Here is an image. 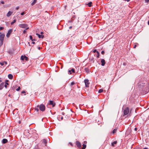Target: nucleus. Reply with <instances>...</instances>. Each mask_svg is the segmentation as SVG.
<instances>
[{
	"mask_svg": "<svg viewBox=\"0 0 149 149\" xmlns=\"http://www.w3.org/2000/svg\"><path fill=\"white\" fill-rule=\"evenodd\" d=\"M124 110L123 113L124 115H127L129 112V109L128 107L125 108V109H124V107L123 109V110Z\"/></svg>",
	"mask_w": 149,
	"mask_h": 149,
	"instance_id": "nucleus-1",
	"label": "nucleus"
},
{
	"mask_svg": "<svg viewBox=\"0 0 149 149\" xmlns=\"http://www.w3.org/2000/svg\"><path fill=\"white\" fill-rule=\"evenodd\" d=\"M40 110L42 111H44L45 110V106L43 104H41L39 106Z\"/></svg>",
	"mask_w": 149,
	"mask_h": 149,
	"instance_id": "nucleus-2",
	"label": "nucleus"
},
{
	"mask_svg": "<svg viewBox=\"0 0 149 149\" xmlns=\"http://www.w3.org/2000/svg\"><path fill=\"white\" fill-rule=\"evenodd\" d=\"M19 26L20 28H25L27 27L28 26V25L27 24H19Z\"/></svg>",
	"mask_w": 149,
	"mask_h": 149,
	"instance_id": "nucleus-3",
	"label": "nucleus"
},
{
	"mask_svg": "<svg viewBox=\"0 0 149 149\" xmlns=\"http://www.w3.org/2000/svg\"><path fill=\"white\" fill-rule=\"evenodd\" d=\"M84 82L85 84V86L86 87H89V80L88 79H86L84 80Z\"/></svg>",
	"mask_w": 149,
	"mask_h": 149,
	"instance_id": "nucleus-4",
	"label": "nucleus"
},
{
	"mask_svg": "<svg viewBox=\"0 0 149 149\" xmlns=\"http://www.w3.org/2000/svg\"><path fill=\"white\" fill-rule=\"evenodd\" d=\"M52 105L53 107H54L55 105V103L53 101H50L48 104V105H47V107H48V105Z\"/></svg>",
	"mask_w": 149,
	"mask_h": 149,
	"instance_id": "nucleus-5",
	"label": "nucleus"
},
{
	"mask_svg": "<svg viewBox=\"0 0 149 149\" xmlns=\"http://www.w3.org/2000/svg\"><path fill=\"white\" fill-rule=\"evenodd\" d=\"M5 34H1L0 35V41H3L5 37Z\"/></svg>",
	"mask_w": 149,
	"mask_h": 149,
	"instance_id": "nucleus-6",
	"label": "nucleus"
},
{
	"mask_svg": "<svg viewBox=\"0 0 149 149\" xmlns=\"http://www.w3.org/2000/svg\"><path fill=\"white\" fill-rule=\"evenodd\" d=\"M12 29H10L9 30H8L7 33V34H6V37H7V38H8L10 34L12 32Z\"/></svg>",
	"mask_w": 149,
	"mask_h": 149,
	"instance_id": "nucleus-7",
	"label": "nucleus"
},
{
	"mask_svg": "<svg viewBox=\"0 0 149 149\" xmlns=\"http://www.w3.org/2000/svg\"><path fill=\"white\" fill-rule=\"evenodd\" d=\"M21 59L22 60H24L27 61L28 60V58L25 56H21Z\"/></svg>",
	"mask_w": 149,
	"mask_h": 149,
	"instance_id": "nucleus-8",
	"label": "nucleus"
},
{
	"mask_svg": "<svg viewBox=\"0 0 149 149\" xmlns=\"http://www.w3.org/2000/svg\"><path fill=\"white\" fill-rule=\"evenodd\" d=\"M101 65L102 66H104L106 63L105 60L103 59H101Z\"/></svg>",
	"mask_w": 149,
	"mask_h": 149,
	"instance_id": "nucleus-9",
	"label": "nucleus"
},
{
	"mask_svg": "<svg viewBox=\"0 0 149 149\" xmlns=\"http://www.w3.org/2000/svg\"><path fill=\"white\" fill-rule=\"evenodd\" d=\"M76 144L78 147L80 148L81 147V144L80 142H79V141H76Z\"/></svg>",
	"mask_w": 149,
	"mask_h": 149,
	"instance_id": "nucleus-10",
	"label": "nucleus"
},
{
	"mask_svg": "<svg viewBox=\"0 0 149 149\" xmlns=\"http://www.w3.org/2000/svg\"><path fill=\"white\" fill-rule=\"evenodd\" d=\"M4 83L2 82L0 85V90L2 89L4 87Z\"/></svg>",
	"mask_w": 149,
	"mask_h": 149,
	"instance_id": "nucleus-11",
	"label": "nucleus"
},
{
	"mask_svg": "<svg viewBox=\"0 0 149 149\" xmlns=\"http://www.w3.org/2000/svg\"><path fill=\"white\" fill-rule=\"evenodd\" d=\"M13 12L12 11H9L7 13L6 16L7 17H10L13 13Z\"/></svg>",
	"mask_w": 149,
	"mask_h": 149,
	"instance_id": "nucleus-12",
	"label": "nucleus"
},
{
	"mask_svg": "<svg viewBox=\"0 0 149 149\" xmlns=\"http://www.w3.org/2000/svg\"><path fill=\"white\" fill-rule=\"evenodd\" d=\"M8 142V140L6 139H3L2 141V142L3 143L5 144L7 143Z\"/></svg>",
	"mask_w": 149,
	"mask_h": 149,
	"instance_id": "nucleus-13",
	"label": "nucleus"
},
{
	"mask_svg": "<svg viewBox=\"0 0 149 149\" xmlns=\"http://www.w3.org/2000/svg\"><path fill=\"white\" fill-rule=\"evenodd\" d=\"M8 77L10 79H12L13 78V76L12 74H10L8 75Z\"/></svg>",
	"mask_w": 149,
	"mask_h": 149,
	"instance_id": "nucleus-14",
	"label": "nucleus"
},
{
	"mask_svg": "<svg viewBox=\"0 0 149 149\" xmlns=\"http://www.w3.org/2000/svg\"><path fill=\"white\" fill-rule=\"evenodd\" d=\"M85 70L87 73H88L89 72V69L88 68H85Z\"/></svg>",
	"mask_w": 149,
	"mask_h": 149,
	"instance_id": "nucleus-15",
	"label": "nucleus"
},
{
	"mask_svg": "<svg viewBox=\"0 0 149 149\" xmlns=\"http://www.w3.org/2000/svg\"><path fill=\"white\" fill-rule=\"evenodd\" d=\"M92 3V2H90L87 4V5L89 7H90L91 6Z\"/></svg>",
	"mask_w": 149,
	"mask_h": 149,
	"instance_id": "nucleus-16",
	"label": "nucleus"
},
{
	"mask_svg": "<svg viewBox=\"0 0 149 149\" xmlns=\"http://www.w3.org/2000/svg\"><path fill=\"white\" fill-rule=\"evenodd\" d=\"M117 143V141H114L111 143V146H114V145L116 144Z\"/></svg>",
	"mask_w": 149,
	"mask_h": 149,
	"instance_id": "nucleus-17",
	"label": "nucleus"
},
{
	"mask_svg": "<svg viewBox=\"0 0 149 149\" xmlns=\"http://www.w3.org/2000/svg\"><path fill=\"white\" fill-rule=\"evenodd\" d=\"M36 0H33V1L31 3V5H34L36 2Z\"/></svg>",
	"mask_w": 149,
	"mask_h": 149,
	"instance_id": "nucleus-18",
	"label": "nucleus"
},
{
	"mask_svg": "<svg viewBox=\"0 0 149 149\" xmlns=\"http://www.w3.org/2000/svg\"><path fill=\"white\" fill-rule=\"evenodd\" d=\"M16 21V19H14L13 21L11 23V24L12 25L14 23H15Z\"/></svg>",
	"mask_w": 149,
	"mask_h": 149,
	"instance_id": "nucleus-19",
	"label": "nucleus"
},
{
	"mask_svg": "<svg viewBox=\"0 0 149 149\" xmlns=\"http://www.w3.org/2000/svg\"><path fill=\"white\" fill-rule=\"evenodd\" d=\"M44 37V36L43 35H38V38H43Z\"/></svg>",
	"mask_w": 149,
	"mask_h": 149,
	"instance_id": "nucleus-20",
	"label": "nucleus"
},
{
	"mask_svg": "<svg viewBox=\"0 0 149 149\" xmlns=\"http://www.w3.org/2000/svg\"><path fill=\"white\" fill-rule=\"evenodd\" d=\"M42 142L44 143V144H45V146L46 145V144L47 143V141L45 139H43L42 140Z\"/></svg>",
	"mask_w": 149,
	"mask_h": 149,
	"instance_id": "nucleus-21",
	"label": "nucleus"
},
{
	"mask_svg": "<svg viewBox=\"0 0 149 149\" xmlns=\"http://www.w3.org/2000/svg\"><path fill=\"white\" fill-rule=\"evenodd\" d=\"M30 39L32 41H33V40L35 41L36 40L35 39H33V38H32V36H30Z\"/></svg>",
	"mask_w": 149,
	"mask_h": 149,
	"instance_id": "nucleus-22",
	"label": "nucleus"
},
{
	"mask_svg": "<svg viewBox=\"0 0 149 149\" xmlns=\"http://www.w3.org/2000/svg\"><path fill=\"white\" fill-rule=\"evenodd\" d=\"M82 146L83 147L82 148V149H85L86 147V145L84 144H83Z\"/></svg>",
	"mask_w": 149,
	"mask_h": 149,
	"instance_id": "nucleus-23",
	"label": "nucleus"
},
{
	"mask_svg": "<svg viewBox=\"0 0 149 149\" xmlns=\"http://www.w3.org/2000/svg\"><path fill=\"white\" fill-rule=\"evenodd\" d=\"M117 129H114L113 132H112V133L113 134H114L115 133H116L117 131Z\"/></svg>",
	"mask_w": 149,
	"mask_h": 149,
	"instance_id": "nucleus-24",
	"label": "nucleus"
},
{
	"mask_svg": "<svg viewBox=\"0 0 149 149\" xmlns=\"http://www.w3.org/2000/svg\"><path fill=\"white\" fill-rule=\"evenodd\" d=\"M103 91V90H102V89H100L99 90L98 92L99 93H101Z\"/></svg>",
	"mask_w": 149,
	"mask_h": 149,
	"instance_id": "nucleus-25",
	"label": "nucleus"
},
{
	"mask_svg": "<svg viewBox=\"0 0 149 149\" xmlns=\"http://www.w3.org/2000/svg\"><path fill=\"white\" fill-rule=\"evenodd\" d=\"M97 55L96 56V57L97 58H98L99 57L100 54L99 52H97Z\"/></svg>",
	"mask_w": 149,
	"mask_h": 149,
	"instance_id": "nucleus-26",
	"label": "nucleus"
},
{
	"mask_svg": "<svg viewBox=\"0 0 149 149\" xmlns=\"http://www.w3.org/2000/svg\"><path fill=\"white\" fill-rule=\"evenodd\" d=\"M8 85V83L7 82H6L5 84V85L4 84V86H5V87L6 88L7 86Z\"/></svg>",
	"mask_w": 149,
	"mask_h": 149,
	"instance_id": "nucleus-27",
	"label": "nucleus"
},
{
	"mask_svg": "<svg viewBox=\"0 0 149 149\" xmlns=\"http://www.w3.org/2000/svg\"><path fill=\"white\" fill-rule=\"evenodd\" d=\"M39 105H38L37 106V108H35V110L37 111H39V109L38 108L39 107Z\"/></svg>",
	"mask_w": 149,
	"mask_h": 149,
	"instance_id": "nucleus-28",
	"label": "nucleus"
},
{
	"mask_svg": "<svg viewBox=\"0 0 149 149\" xmlns=\"http://www.w3.org/2000/svg\"><path fill=\"white\" fill-rule=\"evenodd\" d=\"M20 89V87L19 86L18 87V88L16 89V90L17 91H19Z\"/></svg>",
	"mask_w": 149,
	"mask_h": 149,
	"instance_id": "nucleus-29",
	"label": "nucleus"
},
{
	"mask_svg": "<svg viewBox=\"0 0 149 149\" xmlns=\"http://www.w3.org/2000/svg\"><path fill=\"white\" fill-rule=\"evenodd\" d=\"M93 53H95V52H97H97H98V51H97V50H96V49H95L94 50H93Z\"/></svg>",
	"mask_w": 149,
	"mask_h": 149,
	"instance_id": "nucleus-30",
	"label": "nucleus"
},
{
	"mask_svg": "<svg viewBox=\"0 0 149 149\" xmlns=\"http://www.w3.org/2000/svg\"><path fill=\"white\" fill-rule=\"evenodd\" d=\"M3 41H0V46H1L3 45Z\"/></svg>",
	"mask_w": 149,
	"mask_h": 149,
	"instance_id": "nucleus-31",
	"label": "nucleus"
},
{
	"mask_svg": "<svg viewBox=\"0 0 149 149\" xmlns=\"http://www.w3.org/2000/svg\"><path fill=\"white\" fill-rule=\"evenodd\" d=\"M4 62H0V64L1 65L3 66L4 65Z\"/></svg>",
	"mask_w": 149,
	"mask_h": 149,
	"instance_id": "nucleus-32",
	"label": "nucleus"
},
{
	"mask_svg": "<svg viewBox=\"0 0 149 149\" xmlns=\"http://www.w3.org/2000/svg\"><path fill=\"white\" fill-rule=\"evenodd\" d=\"M68 74H71L72 73H71V70H68Z\"/></svg>",
	"mask_w": 149,
	"mask_h": 149,
	"instance_id": "nucleus-33",
	"label": "nucleus"
},
{
	"mask_svg": "<svg viewBox=\"0 0 149 149\" xmlns=\"http://www.w3.org/2000/svg\"><path fill=\"white\" fill-rule=\"evenodd\" d=\"M71 72H72L73 73H74L75 72L74 70L73 69H72L71 70Z\"/></svg>",
	"mask_w": 149,
	"mask_h": 149,
	"instance_id": "nucleus-34",
	"label": "nucleus"
},
{
	"mask_svg": "<svg viewBox=\"0 0 149 149\" xmlns=\"http://www.w3.org/2000/svg\"><path fill=\"white\" fill-rule=\"evenodd\" d=\"M145 1L147 3H149V0H145Z\"/></svg>",
	"mask_w": 149,
	"mask_h": 149,
	"instance_id": "nucleus-35",
	"label": "nucleus"
},
{
	"mask_svg": "<svg viewBox=\"0 0 149 149\" xmlns=\"http://www.w3.org/2000/svg\"><path fill=\"white\" fill-rule=\"evenodd\" d=\"M25 14V13L24 12H22L21 13V15H23Z\"/></svg>",
	"mask_w": 149,
	"mask_h": 149,
	"instance_id": "nucleus-36",
	"label": "nucleus"
},
{
	"mask_svg": "<svg viewBox=\"0 0 149 149\" xmlns=\"http://www.w3.org/2000/svg\"><path fill=\"white\" fill-rule=\"evenodd\" d=\"M101 54H104V51H102L101 52Z\"/></svg>",
	"mask_w": 149,
	"mask_h": 149,
	"instance_id": "nucleus-37",
	"label": "nucleus"
},
{
	"mask_svg": "<svg viewBox=\"0 0 149 149\" xmlns=\"http://www.w3.org/2000/svg\"><path fill=\"white\" fill-rule=\"evenodd\" d=\"M74 84V82H72L71 83V85H73Z\"/></svg>",
	"mask_w": 149,
	"mask_h": 149,
	"instance_id": "nucleus-38",
	"label": "nucleus"
},
{
	"mask_svg": "<svg viewBox=\"0 0 149 149\" xmlns=\"http://www.w3.org/2000/svg\"><path fill=\"white\" fill-rule=\"evenodd\" d=\"M4 28L3 27H0V30H2Z\"/></svg>",
	"mask_w": 149,
	"mask_h": 149,
	"instance_id": "nucleus-39",
	"label": "nucleus"
},
{
	"mask_svg": "<svg viewBox=\"0 0 149 149\" xmlns=\"http://www.w3.org/2000/svg\"><path fill=\"white\" fill-rule=\"evenodd\" d=\"M26 32V30H24L23 31V33H25Z\"/></svg>",
	"mask_w": 149,
	"mask_h": 149,
	"instance_id": "nucleus-40",
	"label": "nucleus"
},
{
	"mask_svg": "<svg viewBox=\"0 0 149 149\" xmlns=\"http://www.w3.org/2000/svg\"><path fill=\"white\" fill-rule=\"evenodd\" d=\"M19 6H17V7L16 8V10H18V9H19Z\"/></svg>",
	"mask_w": 149,
	"mask_h": 149,
	"instance_id": "nucleus-41",
	"label": "nucleus"
},
{
	"mask_svg": "<svg viewBox=\"0 0 149 149\" xmlns=\"http://www.w3.org/2000/svg\"><path fill=\"white\" fill-rule=\"evenodd\" d=\"M1 3L2 4H4V2L3 1H1Z\"/></svg>",
	"mask_w": 149,
	"mask_h": 149,
	"instance_id": "nucleus-42",
	"label": "nucleus"
},
{
	"mask_svg": "<svg viewBox=\"0 0 149 149\" xmlns=\"http://www.w3.org/2000/svg\"><path fill=\"white\" fill-rule=\"evenodd\" d=\"M136 45H135L134 47V48H136Z\"/></svg>",
	"mask_w": 149,
	"mask_h": 149,
	"instance_id": "nucleus-43",
	"label": "nucleus"
},
{
	"mask_svg": "<svg viewBox=\"0 0 149 149\" xmlns=\"http://www.w3.org/2000/svg\"><path fill=\"white\" fill-rule=\"evenodd\" d=\"M36 147H37V148L36 147V148H34V149H39L38 148V146H37Z\"/></svg>",
	"mask_w": 149,
	"mask_h": 149,
	"instance_id": "nucleus-44",
	"label": "nucleus"
},
{
	"mask_svg": "<svg viewBox=\"0 0 149 149\" xmlns=\"http://www.w3.org/2000/svg\"><path fill=\"white\" fill-rule=\"evenodd\" d=\"M3 62H4V64H7V63L6 62V61H3Z\"/></svg>",
	"mask_w": 149,
	"mask_h": 149,
	"instance_id": "nucleus-45",
	"label": "nucleus"
},
{
	"mask_svg": "<svg viewBox=\"0 0 149 149\" xmlns=\"http://www.w3.org/2000/svg\"><path fill=\"white\" fill-rule=\"evenodd\" d=\"M25 93V92L24 91H22V93Z\"/></svg>",
	"mask_w": 149,
	"mask_h": 149,
	"instance_id": "nucleus-46",
	"label": "nucleus"
},
{
	"mask_svg": "<svg viewBox=\"0 0 149 149\" xmlns=\"http://www.w3.org/2000/svg\"><path fill=\"white\" fill-rule=\"evenodd\" d=\"M134 130L135 131H136L137 130V128H134Z\"/></svg>",
	"mask_w": 149,
	"mask_h": 149,
	"instance_id": "nucleus-47",
	"label": "nucleus"
},
{
	"mask_svg": "<svg viewBox=\"0 0 149 149\" xmlns=\"http://www.w3.org/2000/svg\"><path fill=\"white\" fill-rule=\"evenodd\" d=\"M40 34H41V35H42L43 34V32H40Z\"/></svg>",
	"mask_w": 149,
	"mask_h": 149,
	"instance_id": "nucleus-48",
	"label": "nucleus"
},
{
	"mask_svg": "<svg viewBox=\"0 0 149 149\" xmlns=\"http://www.w3.org/2000/svg\"><path fill=\"white\" fill-rule=\"evenodd\" d=\"M72 28V26H70V27H69V29H71V28Z\"/></svg>",
	"mask_w": 149,
	"mask_h": 149,
	"instance_id": "nucleus-49",
	"label": "nucleus"
},
{
	"mask_svg": "<svg viewBox=\"0 0 149 149\" xmlns=\"http://www.w3.org/2000/svg\"><path fill=\"white\" fill-rule=\"evenodd\" d=\"M26 30H27V29H29V27H26Z\"/></svg>",
	"mask_w": 149,
	"mask_h": 149,
	"instance_id": "nucleus-50",
	"label": "nucleus"
},
{
	"mask_svg": "<svg viewBox=\"0 0 149 149\" xmlns=\"http://www.w3.org/2000/svg\"><path fill=\"white\" fill-rule=\"evenodd\" d=\"M40 35V34H38V33H36V35H37V36H38V35Z\"/></svg>",
	"mask_w": 149,
	"mask_h": 149,
	"instance_id": "nucleus-51",
	"label": "nucleus"
},
{
	"mask_svg": "<svg viewBox=\"0 0 149 149\" xmlns=\"http://www.w3.org/2000/svg\"><path fill=\"white\" fill-rule=\"evenodd\" d=\"M40 35V34H38V33H36V35H37V36H38V35Z\"/></svg>",
	"mask_w": 149,
	"mask_h": 149,
	"instance_id": "nucleus-52",
	"label": "nucleus"
},
{
	"mask_svg": "<svg viewBox=\"0 0 149 149\" xmlns=\"http://www.w3.org/2000/svg\"><path fill=\"white\" fill-rule=\"evenodd\" d=\"M127 2H128L130 1V0H126V1Z\"/></svg>",
	"mask_w": 149,
	"mask_h": 149,
	"instance_id": "nucleus-53",
	"label": "nucleus"
},
{
	"mask_svg": "<svg viewBox=\"0 0 149 149\" xmlns=\"http://www.w3.org/2000/svg\"><path fill=\"white\" fill-rule=\"evenodd\" d=\"M32 43L33 44H35V42H33Z\"/></svg>",
	"mask_w": 149,
	"mask_h": 149,
	"instance_id": "nucleus-54",
	"label": "nucleus"
},
{
	"mask_svg": "<svg viewBox=\"0 0 149 149\" xmlns=\"http://www.w3.org/2000/svg\"><path fill=\"white\" fill-rule=\"evenodd\" d=\"M148 25H149V21H148Z\"/></svg>",
	"mask_w": 149,
	"mask_h": 149,
	"instance_id": "nucleus-55",
	"label": "nucleus"
},
{
	"mask_svg": "<svg viewBox=\"0 0 149 149\" xmlns=\"http://www.w3.org/2000/svg\"><path fill=\"white\" fill-rule=\"evenodd\" d=\"M72 21H70L68 22H71Z\"/></svg>",
	"mask_w": 149,
	"mask_h": 149,
	"instance_id": "nucleus-56",
	"label": "nucleus"
},
{
	"mask_svg": "<svg viewBox=\"0 0 149 149\" xmlns=\"http://www.w3.org/2000/svg\"><path fill=\"white\" fill-rule=\"evenodd\" d=\"M38 49L39 50H40V47H38Z\"/></svg>",
	"mask_w": 149,
	"mask_h": 149,
	"instance_id": "nucleus-57",
	"label": "nucleus"
},
{
	"mask_svg": "<svg viewBox=\"0 0 149 149\" xmlns=\"http://www.w3.org/2000/svg\"><path fill=\"white\" fill-rule=\"evenodd\" d=\"M61 119H62H62H63V117H61Z\"/></svg>",
	"mask_w": 149,
	"mask_h": 149,
	"instance_id": "nucleus-58",
	"label": "nucleus"
},
{
	"mask_svg": "<svg viewBox=\"0 0 149 149\" xmlns=\"http://www.w3.org/2000/svg\"><path fill=\"white\" fill-rule=\"evenodd\" d=\"M143 149H147V148H144Z\"/></svg>",
	"mask_w": 149,
	"mask_h": 149,
	"instance_id": "nucleus-59",
	"label": "nucleus"
},
{
	"mask_svg": "<svg viewBox=\"0 0 149 149\" xmlns=\"http://www.w3.org/2000/svg\"><path fill=\"white\" fill-rule=\"evenodd\" d=\"M8 96H10V94H9V95H8Z\"/></svg>",
	"mask_w": 149,
	"mask_h": 149,
	"instance_id": "nucleus-60",
	"label": "nucleus"
},
{
	"mask_svg": "<svg viewBox=\"0 0 149 149\" xmlns=\"http://www.w3.org/2000/svg\"><path fill=\"white\" fill-rule=\"evenodd\" d=\"M62 113V114H63H63H64V113Z\"/></svg>",
	"mask_w": 149,
	"mask_h": 149,
	"instance_id": "nucleus-61",
	"label": "nucleus"
},
{
	"mask_svg": "<svg viewBox=\"0 0 149 149\" xmlns=\"http://www.w3.org/2000/svg\"><path fill=\"white\" fill-rule=\"evenodd\" d=\"M125 0V1H126V0Z\"/></svg>",
	"mask_w": 149,
	"mask_h": 149,
	"instance_id": "nucleus-62",
	"label": "nucleus"
},
{
	"mask_svg": "<svg viewBox=\"0 0 149 149\" xmlns=\"http://www.w3.org/2000/svg\"><path fill=\"white\" fill-rule=\"evenodd\" d=\"M1 33L0 32V34H1Z\"/></svg>",
	"mask_w": 149,
	"mask_h": 149,
	"instance_id": "nucleus-63",
	"label": "nucleus"
},
{
	"mask_svg": "<svg viewBox=\"0 0 149 149\" xmlns=\"http://www.w3.org/2000/svg\"><path fill=\"white\" fill-rule=\"evenodd\" d=\"M1 81V80H0V82Z\"/></svg>",
	"mask_w": 149,
	"mask_h": 149,
	"instance_id": "nucleus-64",
	"label": "nucleus"
}]
</instances>
